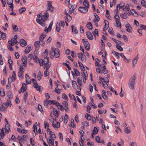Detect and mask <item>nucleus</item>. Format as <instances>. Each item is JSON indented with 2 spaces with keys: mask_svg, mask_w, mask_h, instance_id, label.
<instances>
[{
  "mask_svg": "<svg viewBox=\"0 0 146 146\" xmlns=\"http://www.w3.org/2000/svg\"><path fill=\"white\" fill-rule=\"evenodd\" d=\"M52 1L48 2L47 10L46 11H49L52 13L53 12V10H54V7L52 6Z\"/></svg>",
  "mask_w": 146,
  "mask_h": 146,
  "instance_id": "0eeeda50",
  "label": "nucleus"
},
{
  "mask_svg": "<svg viewBox=\"0 0 146 146\" xmlns=\"http://www.w3.org/2000/svg\"><path fill=\"white\" fill-rule=\"evenodd\" d=\"M136 78L135 76L134 75L129 80L128 83V86L130 89L133 90L135 88Z\"/></svg>",
  "mask_w": 146,
  "mask_h": 146,
  "instance_id": "20e7f679",
  "label": "nucleus"
},
{
  "mask_svg": "<svg viewBox=\"0 0 146 146\" xmlns=\"http://www.w3.org/2000/svg\"><path fill=\"white\" fill-rule=\"evenodd\" d=\"M56 29L57 31L59 32L60 31V23H57L56 26Z\"/></svg>",
  "mask_w": 146,
  "mask_h": 146,
  "instance_id": "e433bc0d",
  "label": "nucleus"
},
{
  "mask_svg": "<svg viewBox=\"0 0 146 146\" xmlns=\"http://www.w3.org/2000/svg\"><path fill=\"white\" fill-rule=\"evenodd\" d=\"M68 116L66 114L64 117V122L66 124L68 121Z\"/></svg>",
  "mask_w": 146,
  "mask_h": 146,
  "instance_id": "4c0bfd02",
  "label": "nucleus"
},
{
  "mask_svg": "<svg viewBox=\"0 0 146 146\" xmlns=\"http://www.w3.org/2000/svg\"><path fill=\"white\" fill-rule=\"evenodd\" d=\"M102 83L103 85V86L105 88H106L108 87V84L105 82L102 81Z\"/></svg>",
  "mask_w": 146,
  "mask_h": 146,
  "instance_id": "69168bd1",
  "label": "nucleus"
},
{
  "mask_svg": "<svg viewBox=\"0 0 146 146\" xmlns=\"http://www.w3.org/2000/svg\"><path fill=\"white\" fill-rule=\"evenodd\" d=\"M16 74L14 71L13 72L12 76L11 78H9L8 82L11 83L12 82L15 80L16 79L15 77H16Z\"/></svg>",
  "mask_w": 146,
  "mask_h": 146,
  "instance_id": "4468645a",
  "label": "nucleus"
},
{
  "mask_svg": "<svg viewBox=\"0 0 146 146\" xmlns=\"http://www.w3.org/2000/svg\"><path fill=\"white\" fill-rule=\"evenodd\" d=\"M65 13L66 15V19L67 21H70L72 19L70 15H68L67 13L65 12Z\"/></svg>",
  "mask_w": 146,
  "mask_h": 146,
  "instance_id": "58836bf2",
  "label": "nucleus"
},
{
  "mask_svg": "<svg viewBox=\"0 0 146 146\" xmlns=\"http://www.w3.org/2000/svg\"><path fill=\"white\" fill-rule=\"evenodd\" d=\"M86 34L89 39L90 40H92L93 39V36L92 33L88 31H87L86 32Z\"/></svg>",
  "mask_w": 146,
  "mask_h": 146,
  "instance_id": "412c9836",
  "label": "nucleus"
},
{
  "mask_svg": "<svg viewBox=\"0 0 146 146\" xmlns=\"http://www.w3.org/2000/svg\"><path fill=\"white\" fill-rule=\"evenodd\" d=\"M125 132L127 134L131 132V131L130 129V127H126L125 128Z\"/></svg>",
  "mask_w": 146,
  "mask_h": 146,
  "instance_id": "09e8293b",
  "label": "nucleus"
},
{
  "mask_svg": "<svg viewBox=\"0 0 146 146\" xmlns=\"http://www.w3.org/2000/svg\"><path fill=\"white\" fill-rule=\"evenodd\" d=\"M13 29L14 31L16 32L18 30V28L17 25L12 24Z\"/></svg>",
  "mask_w": 146,
  "mask_h": 146,
  "instance_id": "37998d69",
  "label": "nucleus"
},
{
  "mask_svg": "<svg viewBox=\"0 0 146 146\" xmlns=\"http://www.w3.org/2000/svg\"><path fill=\"white\" fill-rule=\"evenodd\" d=\"M8 43L12 46H14L15 44H18L19 42L15 38H12L10 40L8 41Z\"/></svg>",
  "mask_w": 146,
  "mask_h": 146,
  "instance_id": "9b49d317",
  "label": "nucleus"
},
{
  "mask_svg": "<svg viewBox=\"0 0 146 146\" xmlns=\"http://www.w3.org/2000/svg\"><path fill=\"white\" fill-rule=\"evenodd\" d=\"M5 135L3 129L2 128L1 129V132L0 133V140L3 138Z\"/></svg>",
  "mask_w": 146,
  "mask_h": 146,
  "instance_id": "bb28decb",
  "label": "nucleus"
},
{
  "mask_svg": "<svg viewBox=\"0 0 146 146\" xmlns=\"http://www.w3.org/2000/svg\"><path fill=\"white\" fill-rule=\"evenodd\" d=\"M85 116L86 118L87 119V120H91V117L90 115L88 113H87L86 114Z\"/></svg>",
  "mask_w": 146,
  "mask_h": 146,
  "instance_id": "338daca9",
  "label": "nucleus"
},
{
  "mask_svg": "<svg viewBox=\"0 0 146 146\" xmlns=\"http://www.w3.org/2000/svg\"><path fill=\"white\" fill-rule=\"evenodd\" d=\"M27 59L26 56L23 55L22 58V61L23 62V66L24 67H26L27 66Z\"/></svg>",
  "mask_w": 146,
  "mask_h": 146,
  "instance_id": "ddd939ff",
  "label": "nucleus"
},
{
  "mask_svg": "<svg viewBox=\"0 0 146 146\" xmlns=\"http://www.w3.org/2000/svg\"><path fill=\"white\" fill-rule=\"evenodd\" d=\"M83 4L84 6L88 8L89 7V5L88 2L87 0H84L83 2Z\"/></svg>",
  "mask_w": 146,
  "mask_h": 146,
  "instance_id": "c756f323",
  "label": "nucleus"
},
{
  "mask_svg": "<svg viewBox=\"0 0 146 146\" xmlns=\"http://www.w3.org/2000/svg\"><path fill=\"white\" fill-rule=\"evenodd\" d=\"M94 16L95 17L96 19L94 20V22L95 23H97L100 20V18L95 13L94 14Z\"/></svg>",
  "mask_w": 146,
  "mask_h": 146,
  "instance_id": "7c9ffc66",
  "label": "nucleus"
},
{
  "mask_svg": "<svg viewBox=\"0 0 146 146\" xmlns=\"http://www.w3.org/2000/svg\"><path fill=\"white\" fill-rule=\"evenodd\" d=\"M52 24H53V21H52L51 22L48 28L47 29H45L44 31L45 32H46L47 33H48V32L49 31H51V27L52 26Z\"/></svg>",
  "mask_w": 146,
  "mask_h": 146,
  "instance_id": "a878e982",
  "label": "nucleus"
},
{
  "mask_svg": "<svg viewBox=\"0 0 146 146\" xmlns=\"http://www.w3.org/2000/svg\"><path fill=\"white\" fill-rule=\"evenodd\" d=\"M33 59L36 62H38V57L36 56H33Z\"/></svg>",
  "mask_w": 146,
  "mask_h": 146,
  "instance_id": "4d7b16f0",
  "label": "nucleus"
},
{
  "mask_svg": "<svg viewBox=\"0 0 146 146\" xmlns=\"http://www.w3.org/2000/svg\"><path fill=\"white\" fill-rule=\"evenodd\" d=\"M32 81L34 84V87L36 90L39 91H41L42 90V88L39 86L37 83L36 80L34 79H32Z\"/></svg>",
  "mask_w": 146,
  "mask_h": 146,
  "instance_id": "423d86ee",
  "label": "nucleus"
},
{
  "mask_svg": "<svg viewBox=\"0 0 146 146\" xmlns=\"http://www.w3.org/2000/svg\"><path fill=\"white\" fill-rule=\"evenodd\" d=\"M17 139L19 142L21 141L24 143L27 142V139H24L23 137L19 135L18 136Z\"/></svg>",
  "mask_w": 146,
  "mask_h": 146,
  "instance_id": "6ab92c4d",
  "label": "nucleus"
},
{
  "mask_svg": "<svg viewBox=\"0 0 146 146\" xmlns=\"http://www.w3.org/2000/svg\"><path fill=\"white\" fill-rule=\"evenodd\" d=\"M72 31L73 33H74L76 34H77L78 33V31L77 29H76V28L73 25H72L71 26Z\"/></svg>",
  "mask_w": 146,
  "mask_h": 146,
  "instance_id": "72a5a7b5",
  "label": "nucleus"
},
{
  "mask_svg": "<svg viewBox=\"0 0 146 146\" xmlns=\"http://www.w3.org/2000/svg\"><path fill=\"white\" fill-rule=\"evenodd\" d=\"M25 77H26V81L27 84H30L31 83V79L28 76L27 74H26L25 75Z\"/></svg>",
  "mask_w": 146,
  "mask_h": 146,
  "instance_id": "393cba45",
  "label": "nucleus"
},
{
  "mask_svg": "<svg viewBox=\"0 0 146 146\" xmlns=\"http://www.w3.org/2000/svg\"><path fill=\"white\" fill-rule=\"evenodd\" d=\"M49 59V58L48 57H46L44 58V59L43 60L44 64L50 63L48 62Z\"/></svg>",
  "mask_w": 146,
  "mask_h": 146,
  "instance_id": "ea45409f",
  "label": "nucleus"
},
{
  "mask_svg": "<svg viewBox=\"0 0 146 146\" xmlns=\"http://www.w3.org/2000/svg\"><path fill=\"white\" fill-rule=\"evenodd\" d=\"M69 6L70 10L69 11V13L70 14H72L74 11V9L76 8L77 5L76 4H69Z\"/></svg>",
  "mask_w": 146,
  "mask_h": 146,
  "instance_id": "6e6552de",
  "label": "nucleus"
},
{
  "mask_svg": "<svg viewBox=\"0 0 146 146\" xmlns=\"http://www.w3.org/2000/svg\"><path fill=\"white\" fill-rule=\"evenodd\" d=\"M44 104L45 106L47 107L49 104L48 100V101L47 100H45L44 102Z\"/></svg>",
  "mask_w": 146,
  "mask_h": 146,
  "instance_id": "6e6d98bb",
  "label": "nucleus"
},
{
  "mask_svg": "<svg viewBox=\"0 0 146 146\" xmlns=\"http://www.w3.org/2000/svg\"><path fill=\"white\" fill-rule=\"evenodd\" d=\"M121 141L117 143V145H118V146H121V145H124V142L123 141L122 139H121Z\"/></svg>",
  "mask_w": 146,
  "mask_h": 146,
  "instance_id": "bf43d9fd",
  "label": "nucleus"
},
{
  "mask_svg": "<svg viewBox=\"0 0 146 146\" xmlns=\"http://www.w3.org/2000/svg\"><path fill=\"white\" fill-rule=\"evenodd\" d=\"M10 105H11V104L10 102V100L9 99L7 100V103H3L2 104V108H0V111H3L5 109H6L8 106H9Z\"/></svg>",
  "mask_w": 146,
  "mask_h": 146,
  "instance_id": "39448f33",
  "label": "nucleus"
},
{
  "mask_svg": "<svg viewBox=\"0 0 146 146\" xmlns=\"http://www.w3.org/2000/svg\"><path fill=\"white\" fill-rule=\"evenodd\" d=\"M98 132V129L96 127H94V129L93 130V134H96Z\"/></svg>",
  "mask_w": 146,
  "mask_h": 146,
  "instance_id": "13d9d810",
  "label": "nucleus"
},
{
  "mask_svg": "<svg viewBox=\"0 0 146 146\" xmlns=\"http://www.w3.org/2000/svg\"><path fill=\"white\" fill-rule=\"evenodd\" d=\"M46 36L45 34L42 33L40 37L39 41L41 42V45L42 46H44V39L45 37Z\"/></svg>",
  "mask_w": 146,
  "mask_h": 146,
  "instance_id": "f8f14e48",
  "label": "nucleus"
},
{
  "mask_svg": "<svg viewBox=\"0 0 146 146\" xmlns=\"http://www.w3.org/2000/svg\"><path fill=\"white\" fill-rule=\"evenodd\" d=\"M42 76V74L41 73L40 71L38 73L37 75V78L38 80H40L41 79Z\"/></svg>",
  "mask_w": 146,
  "mask_h": 146,
  "instance_id": "5fc2aeb1",
  "label": "nucleus"
},
{
  "mask_svg": "<svg viewBox=\"0 0 146 146\" xmlns=\"http://www.w3.org/2000/svg\"><path fill=\"white\" fill-rule=\"evenodd\" d=\"M129 7L128 4H126L125 7L123 8V10L124 11V12L127 13V14L128 15H130V13L127 12L128 11H129Z\"/></svg>",
  "mask_w": 146,
  "mask_h": 146,
  "instance_id": "2eb2a0df",
  "label": "nucleus"
},
{
  "mask_svg": "<svg viewBox=\"0 0 146 146\" xmlns=\"http://www.w3.org/2000/svg\"><path fill=\"white\" fill-rule=\"evenodd\" d=\"M78 63H79V66L80 67L81 69L82 70H84L85 68H84V66L79 61L78 62Z\"/></svg>",
  "mask_w": 146,
  "mask_h": 146,
  "instance_id": "3c124183",
  "label": "nucleus"
},
{
  "mask_svg": "<svg viewBox=\"0 0 146 146\" xmlns=\"http://www.w3.org/2000/svg\"><path fill=\"white\" fill-rule=\"evenodd\" d=\"M86 26L87 28L90 30H91L92 29V25L90 22H88L87 23Z\"/></svg>",
  "mask_w": 146,
  "mask_h": 146,
  "instance_id": "473e14b6",
  "label": "nucleus"
},
{
  "mask_svg": "<svg viewBox=\"0 0 146 146\" xmlns=\"http://www.w3.org/2000/svg\"><path fill=\"white\" fill-rule=\"evenodd\" d=\"M31 48L29 46H28L26 48L25 50V54H27L29 53L30 51L31 50Z\"/></svg>",
  "mask_w": 146,
  "mask_h": 146,
  "instance_id": "f704fd0d",
  "label": "nucleus"
},
{
  "mask_svg": "<svg viewBox=\"0 0 146 146\" xmlns=\"http://www.w3.org/2000/svg\"><path fill=\"white\" fill-rule=\"evenodd\" d=\"M50 56L51 58H52L54 56L56 58H58L60 56L59 53V50L57 48H55L52 47L51 51H50Z\"/></svg>",
  "mask_w": 146,
  "mask_h": 146,
  "instance_id": "7ed1b4c3",
  "label": "nucleus"
},
{
  "mask_svg": "<svg viewBox=\"0 0 146 146\" xmlns=\"http://www.w3.org/2000/svg\"><path fill=\"white\" fill-rule=\"evenodd\" d=\"M125 27L127 28L126 31L129 33H131V32L132 27L128 23L126 25Z\"/></svg>",
  "mask_w": 146,
  "mask_h": 146,
  "instance_id": "aec40b11",
  "label": "nucleus"
},
{
  "mask_svg": "<svg viewBox=\"0 0 146 146\" xmlns=\"http://www.w3.org/2000/svg\"><path fill=\"white\" fill-rule=\"evenodd\" d=\"M127 13H125L123 14H121L120 15L121 17L124 19H126L127 17Z\"/></svg>",
  "mask_w": 146,
  "mask_h": 146,
  "instance_id": "de8ad7c7",
  "label": "nucleus"
},
{
  "mask_svg": "<svg viewBox=\"0 0 146 146\" xmlns=\"http://www.w3.org/2000/svg\"><path fill=\"white\" fill-rule=\"evenodd\" d=\"M78 10L81 13H86L88 12V9L84 7H80L78 9Z\"/></svg>",
  "mask_w": 146,
  "mask_h": 146,
  "instance_id": "dca6fc26",
  "label": "nucleus"
},
{
  "mask_svg": "<svg viewBox=\"0 0 146 146\" xmlns=\"http://www.w3.org/2000/svg\"><path fill=\"white\" fill-rule=\"evenodd\" d=\"M78 84L80 86H81L82 84V78L80 77H79L78 78V81H77Z\"/></svg>",
  "mask_w": 146,
  "mask_h": 146,
  "instance_id": "a19ab883",
  "label": "nucleus"
},
{
  "mask_svg": "<svg viewBox=\"0 0 146 146\" xmlns=\"http://www.w3.org/2000/svg\"><path fill=\"white\" fill-rule=\"evenodd\" d=\"M21 88L22 90H23V92H24L27 90L26 84L25 83H23Z\"/></svg>",
  "mask_w": 146,
  "mask_h": 146,
  "instance_id": "cd10ccee",
  "label": "nucleus"
},
{
  "mask_svg": "<svg viewBox=\"0 0 146 146\" xmlns=\"http://www.w3.org/2000/svg\"><path fill=\"white\" fill-rule=\"evenodd\" d=\"M40 42L39 41H35L34 43V46L36 50H38L39 48Z\"/></svg>",
  "mask_w": 146,
  "mask_h": 146,
  "instance_id": "b1692460",
  "label": "nucleus"
},
{
  "mask_svg": "<svg viewBox=\"0 0 146 146\" xmlns=\"http://www.w3.org/2000/svg\"><path fill=\"white\" fill-rule=\"evenodd\" d=\"M38 110L40 111L42 113L43 112V110H42V106L40 104H38Z\"/></svg>",
  "mask_w": 146,
  "mask_h": 146,
  "instance_id": "052dcab7",
  "label": "nucleus"
},
{
  "mask_svg": "<svg viewBox=\"0 0 146 146\" xmlns=\"http://www.w3.org/2000/svg\"><path fill=\"white\" fill-rule=\"evenodd\" d=\"M141 5L145 7L146 8V3L144 0H141Z\"/></svg>",
  "mask_w": 146,
  "mask_h": 146,
  "instance_id": "0e129e2a",
  "label": "nucleus"
},
{
  "mask_svg": "<svg viewBox=\"0 0 146 146\" xmlns=\"http://www.w3.org/2000/svg\"><path fill=\"white\" fill-rule=\"evenodd\" d=\"M7 95L8 97L9 98H12L13 97L12 94L10 91L7 92Z\"/></svg>",
  "mask_w": 146,
  "mask_h": 146,
  "instance_id": "8fccbe9b",
  "label": "nucleus"
},
{
  "mask_svg": "<svg viewBox=\"0 0 146 146\" xmlns=\"http://www.w3.org/2000/svg\"><path fill=\"white\" fill-rule=\"evenodd\" d=\"M51 64L50 63L44 64L45 68L46 70H48L50 67Z\"/></svg>",
  "mask_w": 146,
  "mask_h": 146,
  "instance_id": "79ce46f5",
  "label": "nucleus"
},
{
  "mask_svg": "<svg viewBox=\"0 0 146 146\" xmlns=\"http://www.w3.org/2000/svg\"><path fill=\"white\" fill-rule=\"evenodd\" d=\"M53 115L56 117H57L59 115V111H57L56 109H53L52 111Z\"/></svg>",
  "mask_w": 146,
  "mask_h": 146,
  "instance_id": "5701e85b",
  "label": "nucleus"
},
{
  "mask_svg": "<svg viewBox=\"0 0 146 146\" xmlns=\"http://www.w3.org/2000/svg\"><path fill=\"white\" fill-rule=\"evenodd\" d=\"M112 40L114 41L117 44V45H119V44H120V43H121V41L116 40L113 38H112Z\"/></svg>",
  "mask_w": 146,
  "mask_h": 146,
  "instance_id": "e2e57ef3",
  "label": "nucleus"
},
{
  "mask_svg": "<svg viewBox=\"0 0 146 146\" xmlns=\"http://www.w3.org/2000/svg\"><path fill=\"white\" fill-rule=\"evenodd\" d=\"M0 95L2 97H4L5 95V92L3 89H1L0 91Z\"/></svg>",
  "mask_w": 146,
  "mask_h": 146,
  "instance_id": "49530a36",
  "label": "nucleus"
},
{
  "mask_svg": "<svg viewBox=\"0 0 146 146\" xmlns=\"http://www.w3.org/2000/svg\"><path fill=\"white\" fill-rule=\"evenodd\" d=\"M28 93L27 92H25L24 94V100L26 102L27 97H28Z\"/></svg>",
  "mask_w": 146,
  "mask_h": 146,
  "instance_id": "864d4df0",
  "label": "nucleus"
},
{
  "mask_svg": "<svg viewBox=\"0 0 146 146\" xmlns=\"http://www.w3.org/2000/svg\"><path fill=\"white\" fill-rule=\"evenodd\" d=\"M92 34L95 37L98 36V31L97 29H95L94 31L92 32Z\"/></svg>",
  "mask_w": 146,
  "mask_h": 146,
  "instance_id": "2f4dec72",
  "label": "nucleus"
},
{
  "mask_svg": "<svg viewBox=\"0 0 146 146\" xmlns=\"http://www.w3.org/2000/svg\"><path fill=\"white\" fill-rule=\"evenodd\" d=\"M62 98L66 100H68V98L67 96L64 94L63 93L62 96Z\"/></svg>",
  "mask_w": 146,
  "mask_h": 146,
  "instance_id": "603ef678",
  "label": "nucleus"
},
{
  "mask_svg": "<svg viewBox=\"0 0 146 146\" xmlns=\"http://www.w3.org/2000/svg\"><path fill=\"white\" fill-rule=\"evenodd\" d=\"M47 131L50 135L48 139H47V143L49 146H54V140L56 138L55 135L49 129H47Z\"/></svg>",
  "mask_w": 146,
  "mask_h": 146,
  "instance_id": "f257e3e1",
  "label": "nucleus"
},
{
  "mask_svg": "<svg viewBox=\"0 0 146 146\" xmlns=\"http://www.w3.org/2000/svg\"><path fill=\"white\" fill-rule=\"evenodd\" d=\"M49 16L48 13L47 11H46L44 14L42 16L41 19H39V18L36 19V21L42 26L43 27H45V24L44 23H42L41 21L43 22H45L46 20L48 19Z\"/></svg>",
  "mask_w": 146,
  "mask_h": 146,
  "instance_id": "f03ea898",
  "label": "nucleus"
},
{
  "mask_svg": "<svg viewBox=\"0 0 146 146\" xmlns=\"http://www.w3.org/2000/svg\"><path fill=\"white\" fill-rule=\"evenodd\" d=\"M20 43L23 47L27 45V42L23 39H21L20 40Z\"/></svg>",
  "mask_w": 146,
  "mask_h": 146,
  "instance_id": "4be33fe9",
  "label": "nucleus"
},
{
  "mask_svg": "<svg viewBox=\"0 0 146 146\" xmlns=\"http://www.w3.org/2000/svg\"><path fill=\"white\" fill-rule=\"evenodd\" d=\"M37 122H36L33 126V134L35 133V136L36 134H38L37 133Z\"/></svg>",
  "mask_w": 146,
  "mask_h": 146,
  "instance_id": "f3484780",
  "label": "nucleus"
},
{
  "mask_svg": "<svg viewBox=\"0 0 146 146\" xmlns=\"http://www.w3.org/2000/svg\"><path fill=\"white\" fill-rule=\"evenodd\" d=\"M60 123L59 122H58L56 123V124H55L54 123L52 124V125L54 128H59L60 127Z\"/></svg>",
  "mask_w": 146,
  "mask_h": 146,
  "instance_id": "c9c22d12",
  "label": "nucleus"
},
{
  "mask_svg": "<svg viewBox=\"0 0 146 146\" xmlns=\"http://www.w3.org/2000/svg\"><path fill=\"white\" fill-rule=\"evenodd\" d=\"M138 55L137 54L132 60V65L133 66V67L135 66V64H137V60L138 59Z\"/></svg>",
  "mask_w": 146,
  "mask_h": 146,
  "instance_id": "a211bd4d",
  "label": "nucleus"
},
{
  "mask_svg": "<svg viewBox=\"0 0 146 146\" xmlns=\"http://www.w3.org/2000/svg\"><path fill=\"white\" fill-rule=\"evenodd\" d=\"M26 11V8L25 7H22L19 9V12L20 14H21L23 12Z\"/></svg>",
  "mask_w": 146,
  "mask_h": 146,
  "instance_id": "a18cd8bd",
  "label": "nucleus"
},
{
  "mask_svg": "<svg viewBox=\"0 0 146 146\" xmlns=\"http://www.w3.org/2000/svg\"><path fill=\"white\" fill-rule=\"evenodd\" d=\"M112 53L115 56L117 59H118L119 58V54L118 52L114 51H113Z\"/></svg>",
  "mask_w": 146,
  "mask_h": 146,
  "instance_id": "c03bdc74",
  "label": "nucleus"
},
{
  "mask_svg": "<svg viewBox=\"0 0 146 146\" xmlns=\"http://www.w3.org/2000/svg\"><path fill=\"white\" fill-rule=\"evenodd\" d=\"M82 41L84 42V45L85 46V49L88 50L90 49V45L89 43L86 40L84 39H82Z\"/></svg>",
  "mask_w": 146,
  "mask_h": 146,
  "instance_id": "1a4fd4ad",
  "label": "nucleus"
},
{
  "mask_svg": "<svg viewBox=\"0 0 146 146\" xmlns=\"http://www.w3.org/2000/svg\"><path fill=\"white\" fill-rule=\"evenodd\" d=\"M78 57L83 62H85L86 60V58L85 56H84L82 53H79L78 54Z\"/></svg>",
  "mask_w": 146,
  "mask_h": 146,
  "instance_id": "9d476101",
  "label": "nucleus"
},
{
  "mask_svg": "<svg viewBox=\"0 0 146 146\" xmlns=\"http://www.w3.org/2000/svg\"><path fill=\"white\" fill-rule=\"evenodd\" d=\"M5 130L6 131L9 132V130H10V126L9 125L6 124Z\"/></svg>",
  "mask_w": 146,
  "mask_h": 146,
  "instance_id": "680f3d73",
  "label": "nucleus"
},
{
  "mask_svg": "<svg viewBox=\"0 0 146 146\" xmlns=\"http://www.w3.org/2000/svg\"><path fill=\"white\" fill-rule=\"evenodd\" d=\"M102 64L101 65H100V66L102 67ZM103 66H102V68H103V73L105 74H106L108 73V71L106 69V66H105V65L104 64H103Z\"/></svg>",
  "mask_w": 146,
  "mask_h": 146,
  "instance_id": "c85d7f7f",
  "label": "nucleus"
},
{
  "mask_svg": "<svg viewBox=\"0 0 146 146\" xmlns=\"http://www.w3.org/2000/svg\"><path fill=\"white\" fill-rule=\"evenodd\" d=\"M82 125L85 126H88L89 125V123L88 122L85 121L82 123Z\"/></svg>",
  "mask_w": 146,
  "mask_h": 146,
  "instance_id": "774afa93",
  "label": "nucleus"
}]
</instances>
